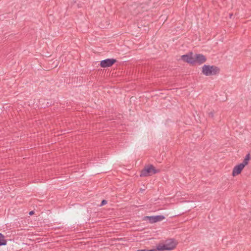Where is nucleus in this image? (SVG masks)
Here are the masks:
<instances>
[{
    "label": "nucleus",
    "mask_w": 251,
    "mask_h": 251,
    "mask_svg": "<svg viewBox=\"0 0 251 251\" xmlns=\"http://www.w3.org/2000/svg\"><path fill=\"white\" fill-rule=\"evenodd\" d=\"M194 64H198L200 65L206 62V58L202 54L197 53L194 55Z\"/></svg>",
    "instance_id": "5"
},
{
    "label": "nucleus",
    "mask_w": 251,
    "mask_h": 251,
    "mask_svg": "<svg viewBox=\"0 0 251 251\" xmlns=\"http://www.w3.org/2000/svg\"><path fill=\"white\" fill-rule=\"evenodd\" d=\"M164 244L165 245L166 248H169L167 249V251H171L173 250L176 246L174 242L172 240L170 241L169 242H166Z\"/></svg>",
    "instance_id": "8"
},
{
    "label": "nucleus",
    "mask_w": 251,
    "mask_h": 251,
    "mask_svg": "<svg viewBox=\"0 0 251 251\" xmlns=\"http://www.w3.org/2000/svg\"><path fill=\"white\" fill-rule=\"evenodd\" d=\"M107 203V201L105 200H103L101 201V204H100V206H102V205H105V204Z\"/></svg>",
    "instance_id": "12"
},
{
    "label": "nucleus",
    "mask_w": 251,
    "mask_h": 251,
    "mask_svg": "<svg viewBox=\"0 0 251 251\" xmlns=\"http://www.w3.org/2000/svg\"><path fill=\"white\" fill-rule=\"evenodd\" d=\"M137 251H147V249H142V250H139Z\"/></svg>",
    "instance_id": "14"
},
{
    "label": "nucleus",
    "mask_w": 251,
    "mask_h": 251,
    "mask_svg": "<svg viewBox=\"0 0 251 251\" xmlns=\"http://www.w3.org/2000/svg\"><path fill=\"white\" fill-rule=\"evenodd\" d=\"M219 72V68L214 65L205 64L201 67V73L205 76L215 75Z\"/></svg>",
    "instance_id": "1"
},
{
    "label": "nucleus",
    "mask_w": 251,
    "mask_h": 251,
    "mask_svg": "<svg viewBox=\"0 0 251 251\" xmlns=\"http://www.w3.org/2000/svg\"><path fill=\"white\" fill-rule=\"evenodd\" d=\"M33 214H34V211H30V212H29V214L30 215H33Z\"/></svg>",
    "instance_id": "13"
},
{
    "label": "nucleus",
    "mask_w": 251,
    "mask_h": 251,
    "mask_svg": "<svg viewBox=\"0 0 251 251\" xmlns=\"http://www.w3.org/2000/svg\"><path fill=\"white\" fill-rule=\"evenodd\" d=\"M7 244V241L5 239L4 236L1 234L0 233V247L1 246H5Z\"/></svg>",
    "instance_id": "9"
},
{
    "label": "nucleus",
    "mask_w": 251,
    "mask_h": 251,
    "mask_svg": "<svg viewBox=\"0 0 251 251\" xmlns=\"http://www.w3.org/2000/svg\"><path fill=\"white\" fill-rule=\"evenodd\" d=\"M250 158H251L250 154V153H248L246 155L242 163H241L234 167V168L233 169V171H232L233 176H235L236 175H238L241 173L242 170L244 169V168L245 167V166H246L248 164L249 161L250 159Z\"/></svg>",
    "instance_id": "2"
},
{
    "label": "nucleus",
    "mask_w": 251,
    "mask_h": 251,
    "mask_svg": "<svg viewBox=\"0 0 251 251\" xmlns=\"http://www.w3.org/2000/svg\"><path fill=\"white\" fill-rule=\"evenodd\" d=\"M194 55L193 56V53L190 52L188 54H184L181 56V59L185 62L191 64H194Z\"/></svg>",
    "instance_id": "7"
},
{
    "label": "nucleus",
    "mask_w": 251,
    "mask_h": 251,
    "mask_svg": "<svg viewBox=\"0 0 251 251\" xmlns=\"http://www.w3.org/2000/svg\"><path fill=\"white\" fill-rule=\"evenodd\" d=\"M116 62V60L114 58H107L101 60L100 63V65L102 68H106L111 66Z\"/></svg>",
    "instance_id": "6"
},
{
    "label": "nucleus",
    "mask_w": 251,
    "mask_h": 251,
    "mask_svg": "<svg viewBox=\"0 0 251 251\" xmlns=\"http://www.w3.org/2000/svg\"><path fill=\"white\" fill-rule=\"evenodd\" d=\"M167 248L165 247V245L163 244H159L156 247V249L159 251H167Z\"/></svg>",
    "instance_id": "10"
},
{
    "label": "nucleus",
    "mask_w": 251,
    "mask_h": 251,
    "mask_svg": "<svg viewBox=\"0 0 251 251\" xmlns=\"http://www.w3.org/2000/svg\"><path fill=\"white\" fill-rule=\"evenodd\" d=\"M158 172H159V170L155 169L152 165H150L145 167V168L141 171L140 176L141 177L148 176L155 174Z\"/></svg>",
    "instance_id": "3"
},
{
    "label": "nucleus",
    "mask_w": 251,
    "mask_h": 251,
    "mask_svg": "<svg viewBox=\"0 0 251 251\" xmlns=\"http://www.w3.org/2000/svg\"><path fill=\"white\" fill-rule=\"evenodd\" d=\"M208 116L209 117L213 118L214 116V112L213 111H210L208 113Z\"/></svg>",
    "instance_id": "11"
},
{
    "label": "nucleus",
    "mask_w": 251,
    "mask_h": 251,
    "mask_svg": "<svg viewBox=\"0 0 251 251\" xmlns=\"http://www.w3.org/2000/svg\"><path fill=\"white\" fill-rule=\"evenodd\" d=\"M147 251H155V250H147Z\"/></svg>",
    "instance_id": "15"
},
{
    "label": "nucleus",
    "mask_w": 251,
    "mask_h": 251,
    "mask_svg": "<svg viewBox=\"0 0 251 251\" xmlns=\"http://www.w3.org/2000/svg\"><path fill=\"white\" fill-rule=\"evenodd\" d=\"M165 217L163 215H156V216H145L144 218V220H147L151 224H153L156 223L157 222H160L164 219H165Z\"/></svg>",
    "instance_id": "4"
}]
</instances>
